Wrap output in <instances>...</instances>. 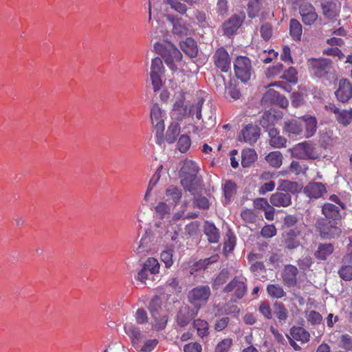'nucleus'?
I'll list each match as a JSON object with an SVG mask.
<instances>
[{
  "label": "nucleus",
  "mask_w": 352,
  "mask_h": 352,
  "mask_svg": "<svg viewBox=\"0 0 352 352\" xmlns=\"http://www.w3.org/2000/svg\"><path fill=\"white\" fill-rule=\"evenodd\" d=\"M340 277L346 281L352 280V264L344 263L342 259L340 267L338 272Z\"/></svg>",
  "instance_id": "38"
},
{
  "label": "nucleus",
  "mask_w": 352,
  "mask_h": 352,
  "mask_svg": "<svg viewBox=\"0 0 352 352\" xmlns=\"http://www.w3.org/2000/svg\"><path fill=\"white\" fill-rule=\"evenodd\" d=\"M154 49L173 72L178 70L182 65V54L173 43H157L154 45Z\"/></svg>",
  "instance_id": "2"
},
{
  "label": "nucleus",
  "mask_w": 352,
  "mask_h": 352,
  "mask_svg": "<svg viewBox=\"0 0 352 352\" xmlns=\"http://www.w3.org/2000/svg\"><path fill=\"white\" fill-rule=\"evenodd\" d=\"M275 120L276 117L274 115L265 111L259 119V124L269 132L270 129L274 128Z\"/></svg>",
  "instance_id": "37"
},
{
  "label": "nucleus",
  "mask_w": 352,
  "mask_h": 352,
  "mask_svg": "<svg viewBox=\"0 0 352 352\" xmlns=\"http://www.w3.org/2000/svg\"><path fill=\"white\" fill-rule=\"evenodd\" d=\"M246 290L247 288L245 283L237 278H234L223 289L224 292L232 293L236 299L243 298Z\"/></svg>",
  "instance_id": "18"
},
{
  "label": "nucleus",
  "mask_w": 352,
  "mask_h": 352,
  "mask_svg": "<svg viewBox=\"0 0 352 352\" xmlns=\"http://www.w3.org/2000/svg\"><path fill=\"white\" fill-rule=\"evenodd\" d=\"M261 35L265 41H268L272 35V28L270 23H265L261 27Z\"/></svg>",
  "instance_id": "61"
},
{
  "label": "nucleus",
  "mask_w": 352,
  "mask_h": 352,
  "mask_svg": "<svg viewBox=\"0 0 352 352\" xmlns=\"http://www.w3.org/2000/svg\"><path fill=\"white\" fill-rule=\"evenodd\" d=\"M325 109L335 115L336 120L343 126L349 124L352 119V109L340 110L334 104L328 103L324 106Z\"/></svg>",
  "instance_id": "13"
},
{
  "label": "nucleus",
  "mask_w": 352,
  "mask_h": 352,
  "mask_svg": "<svg viewBox=\"0 0 352 352\" xmlns=\"http://www.w3.org/2000/svg\"><path fill=\"white\" fill-rule=\"evenodd\" d=\"M326 192L327 190L324 185L320 182H311L305 188V192L309 197L319 198Z\"/></svg>",
  "instance_id": "26"
},
{
  "label": "nucleus",
  "mask_w": 352,
  "mask_h": 352,
  "mask_svg": "<svg viewBox=\"0 0 352 352\" xmlns=\"http://www.w3.org/2000/svg\"><path fill=\"white\" fill-rule=\"evenodd\" d=\"M204 232L208 236V240L209 242H218L220 237L219 232L213 223L209 221H206L204 226Z\"/></svg>",
  "instance_id": "31"
},
{
  "label": "nucleus",
  "mask_w": 352,
  "mask_h": 352,
  "mask_svg": "<svg viewBox=\"0 0 352 352\" xmlns=\"http://www.w3.org/2000/svg\"><path fill=\"white\" fill-rule=\"evenodd\" d=\"M211 295L210 288L208 285H199L190 290L187 295L188 301L195 311L205 306Z\"/></svg>",
  "instance_id": "4"
},
{
  "label": "nucleus",
  "mask_w": 352,
  "mask_h": 352,
  "mask_svg": "<svg viewBox=\"0 0 352 352\" xmlns=\"http://www.w3.org/2000/svg\"><path fill=\"white\" fill-rule=\"evenodd\" d=\"M340 346L346 351H352V337L347 333L342 334L340 338Z\"/></svg>",
  "instance_id": "55"
},
{
  "label": "nucleus",
  "mask_w": 352,
  "mask_h": 352,
  "mask_svg": "<svg viewBox=\"0 0 352 352\" xmlns=\"http://www.w3.org/2000/svg\"><path fill=\"white\" fill-rule=\"evenodd\" d=\"M279 96L280 94L278 91L274 89H269L263 96L261 101L263 104H274Z\"/></svg>",
  "instance_id": "47"
},
{
  "label": "nucleus",
  "mask_w": 352,
  "mask_h": 352,
  "mask_svg": "<svg viewBox=\"0 0 352 352\" xmlns=\"http://www.w3.org/2000/svg\"><path fill=\"white\" fill-rule=\"evenodd\" d=\"M234 70L238 79L243 82L248 81L252 72L250 59L246 56H238L234 62Z\"/></svg>",
  "instance_id": "6"
},
{
  "label": "nucleus",
  "mask_w": 352,
  "mask_h": 352,
  "mask_svg": "<svg viewBox=\"0 0 352 352\" xmlns=\"http://www.w3.org/2000/svg\"><path fill=\"white\" fill-rule=\"evenodd\" d=\"M274 314L280 323H285L288 318V311L280 302H275L273 305Z\"/></svg>",
  "instance_id": "39"
},
{
  "label": "nucleus",
  "mask_w": 352,
  "mask_h": 352,
  "mask_svg": "<svg viewBox=\"0 0 352 352\" xmlns=\"http://www.w3.org/2000/svg\"><path fill=\"white\" fill-rule=\"evenodd\" d=\"M241 217L246 223H255L258 216L253 210L245 208L241 210Z\"/></svg>",
  "instance_id": "45"
},
{
  "label": "nucleus",
  "mask_w": 352,
  "mask_h": 352,
  "mask_svg": "<svg viewBox=\"0 0 352 352\" xmlns=\"http://www.w3.org/2000/svg\"><path fill=\"white\" fill-rule=\"evenodd\" d=\"M282 78L285 79L290 82L296 83L297 82V78L295 68L292 67H289L284 72L283 75L282 76Z\"/></svg>",
  "instance_id": "58"
},
{
  "label": "nucleus",
  "mask_w": 352,
  "mask_h": 352,
  "mask_svg": "<svg viewBox=\"0 0 352 352\" xmlns=\"http://www.w3.org/2000/svg\"><path fill=\"white\" fill-rule=\"evenodd\" d=\"M124 328L125 333L130 337L133 346L136 349H139L144 338V335L140 329L131 323L126 324Z\"/></svg>",
  "instance_id": "21"
},
{
  "label": "nucleus",
  "mask_w": 352,
  "mask_h": 352,
  "mask_svg": "<svg viewBox=\"0 0 352 352\" xmlns=\"http://www.w3.org/2000/svg\"><path fill=\"white\" fill-rule=\"evenodd\" d=\"M282 154L279 151L270 153L265 157L267 162L273 167L278 168L282 164Z\"/></svg>",
  "instance_id": "43"
},
{
  "label": "nucleus",
  "mask_w": 352,
  "mask_h": 352,
  "mask_svg": "<svg viewBox=\"0 0 352 352\" xmlns=\"http://www.w3.org/2000/svg\"><path fill=\"white\" fill-rule=\"evenodd\" d=\"M303 122L305 124V131L303 136L308 138L312 137L316 132L317 120L315 117L311 116H304L302 117Z\"/></svg>",
  "instance_id": "29"
},
{
  "label": "nucleus",
  "mask_w": 352,
  "mask_h": 352,
  "mask_svg": "<svg viewBox=\"0 0 352 352\" xmlns=\"http://www.w3.org/2000/svg\"><path fill=\"white\" fill-rule=\"evenodd\" d=\"M157 215L160 218H164L170 212V207L165 202H160L155 207Z\"/></svg>",
  "instance_id": "52"
},
{
  "label": "nucleus",
  "mask_w": 352,
  "mask_h": 352,
  "mask_svg": "<svg viewBox=\"0 0 352 352\" xmlns=\"http://www.w3.org/2000/svg\"><path fill=\"white\" fill-rule=\"evenodd\" d=\"M199 168L192 160H186L183 162L179 171L181 184L184 188L195 195L201 185L200 179L197 177Z\"/></svg>",
  "instance_id": "1"
},
{
  "label": "nucleus",
  "mask_w": 352,
  "mask_h": 352,
  "mask_svg": "<svg viewBox=\"0 0 352 352\" xmlns=\"http://www.w3.org/2000/svg\"><path fill=\"white\" fill-rule=\"evenodd\" d=\"M256 158L257 155L254 149H244L241 153V164L245 168L249 167Z\"/></svg>",
  "instance_id": "36"
},
{
  "label": "nucleus",
  "mask_w": 352,
  "mask_h": 352,
  "mask_svg": "<svg viewBox=\"0 0 352 352\" xmlns=\"http://www.w3.org/2000/svg\"><path fill=\"white\" fill-rule=\"evenodd\" d=\"M260 136V129L253 124H248L238 137V140L250 144L255 143Z\"/></svg>",
  "instance_id": "16"
},
{
  "label": "nucleus",
  "mask_w": 352,
  "mask_h": 352,
  "mask_svg": "<svg viewBox=\"0 0 352 352\" xmlns=\"http://www.w3.org/2000/svg\"><path fill=\"white\" fill-rule=\"evenodd\" d=\"M229 276V272L228 270L223 269L219 274L217 277L214 280V286H219L225 283Z\"/></svg>",
  "instance_id": "59"
},
{
  "label": "nucleus",
  "mask_w": 352,
  "mask_h": 352,
  "mask_svg": "<svg viewBox=\"0 0 352 352\" xmlns=\"http://www.w3.org/2000/svg\"><path fill=\"white\" fill-rule=\"evenodd\" d=\"M180 47L184 52L191 58L197 55L198 50L196 42L191 38H187L185 41H181Z\"/></svg>",
  "instance_id": "30"
},
{
  "label": "nucleus",
  "mask_w": 352,
  "mask_h": 352,
  "mask_svg": "<svg viewBox=\"0 0 352 352\" xmlns=\"http://www.w3.org/2000/svg\"><path fill=\"white\" fill-rule=\"evenodd\" d=\"M311 72L317 77H324L332 69V62L329 58H311L308 60Z\"/></svg>",
  "instance_id": "11"
},
{
  "label": "nucleus",
  "mask_w": 352,
  "mask_h": 352,
  "mask_svg": "<svg viewBox=\"0 0 352 352\" xmlns=\"http://www.w3.org/2000/svg\"><path fill=\"white\" fill-rule=\"evenodd\" d=\"M164 3L168 4L173 10L181 14H184L188 9L186 5L181 3L179 0H164Z\"/></svg>",
  "instance_id": "48"
},
{
  "label": "nucleus",
  "mask_w": 352,
  "mask_h": 352,
  "mask_svg": "<svg viewBox=\"0 0 352 352\" xmlns=\"http://www.w3.org/2000/svg\"><path fill=\"white\" fill-rule=\"evenodd\" d=\"M267 292L274 298H281L286 296V292L281 285L278 284H270L267 286Z\"/></svg>",
  "instance_id": "42"
},
{
  "label": "nucleus",
  "mask_w": 352,
  "mask_h": 352,
  "mask_svg": "<svg viewBox=\"0 0 352 352\" xmlns=\"http://www.w3.org/2000/svg\"><path fill=\"white\" fill-rule=\"evenodd\" d=\"M258 311L266 319L270 320L272 318V311L269 302L265 301L261 302Z\"/></svg>",
  "instance_id": "53"
},
{
  "label": "nucleus",
  "mask_w": 352,
  "mask_h": 352,
  "mask_svg": "<svg viewBox=\"0 0 352 352\" xmlns=\"http://www.w3.org/2000/svg\"><path fill=\"white\" fill-rule=\"evenodd\" d=\"M243 19L238 15H232L223 23V30L224 34L230 36L233 35L241 26Z\"/></svg>",
  "instance_id": "24"
},
{
  "label": "nucleus",
  "mask_w": 352,
  "mask_h": 352,
  "mask_svg": "<svg viewBox=\"0 0 352 352\" xmlns=\"http://www.w3.org/2000/svg\"><path fill=\"white\" fill-rule=\"evenodd\" d=\"M173 23V33L179 36H188L190 34V26L185 23L182 19H175L173 16H168Z\"/></svg>",
  "instance_id": "25"
},
{
  "label": "nucleus",
  "mask_w": 352,
  "mask_h": 352,
  "mask_svg": "<svg viewBox=\"0 0 352 352\" xmlns=\"http://www.w3.org/2000/svg\"><path fill=\"white\" fill-rule=\"evenodd\" d=\"M283 131L289 135H302L304 124L300 120L291 119L284 122Z\"/></svg>",
  "instance_id": "22"
},
{
  "label": "nucleus",
  "mask_w": 352,
  "mask_h": 352,
  "mask_svg": "<svg viewBox=\"0 0 352 352\" xmlns=\"http://www.w3.org/2000/svg\"><path fill=\"white\" fill-rule=\"evenodd\" d=\"M173 250L172 249L166 250L160 254L161 261L165 264L167 268L170 267L173 264Z\"/></svg>",
  "instance_id": "51"
},
{
  "label": "nucleus",
  "mask_w": 352,
  "mask_h": 352,
  "mask_svg": "<svg viewBox=\"0 0 352 352\" xmlns=\"http://www.w3.org/2000/svg\"><path fill=\"white\" fill-rule=\"evenodd\" d=\"M194 115L198 120H201L206 126H212L215 124V107L212 102H205L200 98L194 104Z\"/></svg>",
  "instance_id": "3"
},
{
  "label": "nucleus",
  "mask_w": 352,
  "mask_h": 352,
  "mask_svg": "<svg viewBox=\"0 0 352 352\" xmlns=\"http://www.w3.org/2000/svg\"><path fill=\"white\" fill-rule=\"evenodd\" d=\"M276 234V229L273 225L264 226L261 231V234L265 238H271Z\"/></svg>",
  "instance_id": "62"
},
{
  "label": "nucleus",
  "mask_w": 352,
  "mask_h": 352,
  "mask_svg": "<svg viewBox=\"0 0 352 352\" xmlns=\"http://www.w3.org/2000/svg\"><path fill=\"white\" fill-rule=\"evenodd\" d=\"M166 195L169 199L177 204L180 200L182 193V191L175 186H169L166 190Z\"/></svg>",
  "instance_id": "46"
},
{
  "label": "nucleus",
  "mask_w": 352,
  "mask_h": 352,
  "mask_svg": "<svg viewBox=\"0 0 352 352\" xmlns=\"http://www.w3.org/2000/svg\"><path fill=\"white\" fill-rule=\"evenodd\" d=\"M293 157L302 160H316L319 157L317 148L310 142H304L296 144L292 149Z\"/></svg>",
  "instance_id": "9"
},
{
  "label": "nucleus",
  "mask_w": 352,
  "mask_h": 352,
  "mask_svg": "<svg viewBox=\"0 0 352 352\" xmlns=\"http://www.w3.org/2000/svg\"><path fill=\"white\" fill-rule=\"evenodd\" d=\"M157 344V341L155 339L148 340L142 346L140 344V348L138 350L142 352H151L156 346Z\"/></svg>",
  "instance_id": "63"
},
{
  "label": "nucleus",
  "mask_w": 352,
  "mask_h": 352,
  "mask_svg": "<svg viewBox=\"0 0 352 352\" xmlns=\"http://www.w3.org/2000/svg\"><path fill=\"white\" fill-rule=\"evenodd\" d=\"M334 251V246L329 243H320L314 252V256L320 261H325L332 254Z\"/></svg>",
  "instance_id": "27"
},
{
  "label": "nucleus",
  "mask_w": 352,
  "mask_h": 352,
  "mask_svg": "<svg viewBox=\"0 0 352 352\" xmlns=\"http://www.w3.org/2000/svg\"><path fill=\"white\" fill-rule=\"evenodd\" d=\"M191 141L189 136L186 135H182L180 136L177 143L178 149L180 152L185 153L188 150Z\"/></svg>",
  "instance_id": "54"
},
{
  "label": "nucleus",
  "mask_w": 352,
  "mask_h": 352,
  "mask_svg": "<svg viewBox=\"0 0 352 352\" xmlns=\"http://www.w3.org/2000/svg\"><path fill=\"white\" fill-rule=\"evenodd\" d=\"M321 8L322 14L327 19L331 20L333 23L338 22V24H340L337 19L340 12L339 4L333 1H325L321 4Z\"/></svg>",
  "instance_id": "19"
},
{
  "label": "nucleus",
  "mask_w": 352,
  "mask_h": 352,
  "mask_svg": "<svg viewBox=\"0 0 352 352\" xmlns=\"http://www.w3.org/2000/svg\"><path fill=\"white\" fill-rule=\"evenodd\" d=\"M316 227L319 230L321 237L324 239H334L338 237L342 232L340 227L336 221L319 219L316 223Z\"/></svg>",
  "instance_id": "10"
},
{
  "label": "nucleus",
  "mask_w": 352,
  "mask_h": 352,
  "mask_svg": "<svg viewBox=\"0 0 352 352\" xmlns=\"http://www.w3.org/2000/svg\"><path fill=\"white\" fill-rule=\"evenodd\" d=\"M335 94L339 101L346 102L352 97V85L350 82L346 79L340 80L339 87Z\"/></svg>",
  "instance_id": "20"
},
{
  "label": "nucleus",
  "mask_w": 352,
  "mask_h": 352,
  "mask_svg": "<svg viewBox=\"0 0 352 352\" xmlns=\"http://www.w3.org/2000/svg\"><path fill=\"white\" fill-rule=\"evenodd\" d=\"M289 31L292 38L295 41H300L302 36V25L300 22L294 19H291L289 23Z\"/></svg>",
  "instance_id": "40"
},
{
  "label": "nucleus",
  "mask_w": 352,
  "mask_h": 352,
  "mask_svg": "<svg viewBox=\"0 0 352 352\" xmlns=\"http://www.w3.org/2000/svg\"><path fill=\"white\" fill-rule=\"evenodd\" d=\"M213 58L216 67L221 72H227L230 69V58L228 53L223 47L217 49Z\"/></svg>",
  "instance_id": "17"
},
{
  "label": "nucleus",
  "mask_w": 352,
  "mask_h": 352,
  "mask_svg": "<svg viewBox=\"0 0 352 352\" xmlns=\"http://www.w3.org/2000/svg\"><path fill=\"white\" fill-rule=\"evenodd\" d=\"M149 310L155 320L156 324L155 327L158 329L164 328L166 324L167 320L165 316H161L160 315V312L162 310V307L161 300L159 297L155 296L151 300Z\"/></svg>",
  "instance_id": "14"
},
{
  "label": "nucleus",
  "mask_w": 352,
  "mask_h": 352,
  "mask_svg": "<svg viewBox=\"0 0 352 352\" xmlns=\"http://www.w3.org/2000/svg\"><path fill=\"white\" fill-rule=\"evenodd\" d=\"M296 183L285 181L282 184L284 192H276L270 198V203L276 207H287L292 204L291 195L286 190H292L296 188Z\"/></svg>",
  "instance_id": "5"
},
{
  "label": "nucleus",
  "mask_w": 352,
  "mask_h": 352,
  "mask_svg": "<svg viewBox=\"0 0 352 352\" xmlns=\"http://www.w3.org/2000/svg\"><path fill=\"white\" fill-rule=\"evenodd\" d=\"M308 322L312 324H320L322 320V317L320 313L316 311H310L307 316Z\"/></svg>",
  "instance_id": "60"
},
{
  "label": "nucleus",
  "mask_w": 352,
  "mask_h": 352,
  "mask_svg": "<svg viewBox=\"0 0 352 352\" xmlns=\"http://www.w3.org/2000/svg\"><path fill=\"white\" fill-rule=\"evenodd\" d=\"M164 67L161 58H155L151 61L150 77L154 91L160 89L162 82L161 75L164 73Z\"/></svg>",
  "instance_id": "12"
},
{
  "label": "nucleus",
  "mask_w": 352,
  "mask_h": 352,
  "mask_svg": "<svg viewBox=\"0 0 352 352\" xmlns=\"http://www.w3.org/2000/svg\"><path fill=\"white\" fill-rule=\"evenodd\" d=\"M270 144L276 148H281L285 146L286 139L279 135V131L276 128H272L268 132Z\"/></svg>",
  "instance_id": "33"
},
{
  "label": "nucleus",
  "mask_w": 352,
  "mask_h": 352,
  "mask_svg": "<svg viewBox=\"0 0 352 352\" xmlns=\"http://www.w3.org/2000/svg\"><path fill=\"white\" fill-rule=\"evenodd\" d=\"M193 326L197 329L199 337L204 338L208 334V324L206 321L201 319L195 320H194Z\"/></svg>",
  "instance_id": "44"
},
{
  "label": "nucleus",
  "mask_w": 352,
  "mask_h": 352,
  "mask_svg": "<svg viewBox=\"0 0 352 352\" xmlns=\"http://www.w3.org/2000/svg\"><path fill=\"white\" fill-rule=\"evenodd\" d=\"M299 13L302 23L311 25L318 19V15L314 6L310 3H303L299 6Z\"/></svg>",
  "instance_id": "15"
},
{
  "label": "nucleus",
  "mask_w": 352,
  "mask_h": 352,
  "mask_svg": "<svg viewBox=\"0 0 352 352\" xmlns=\"http://www.w3.org/2000/svg\"><path fill=\"white\" fill-rule=\"evenodd\" d=\"M223 192L225 199L228 202L236 193V184L231 180L226 181L223 186Z\"/></svg>",
  "instance_id": "49"
},
{
  "label": "nucleus",
  "mask_w": 352,
  "mask_h": 352,
  "mask_svg": "<svg viewBox=\"0 0 352 352\" xmlns=\"http://www.w3.org/2000/svg\"><path fill=\"white\" fill-rule=\"evenodd\" d=\"M290 335L293 339L306 343L309 341L310 334L301 327H293L290 329Z\"/></svg>",
  "instance_id": "32"
},
{
  "label": "nucleus",
  "mask_w": 352,
  "mask_h": 352,
  "mask_svg": "<svg viewBox=\"0 0 352 352\" xmlns=\"http://www.w3.org/2000/svg\"><path fill=\"white\" fill-rule=\"evenodd\" d=\"M232 344L230 338H226L221 340L216 346L214 352H228Z\"/></svg>",
  "instance_id": "57"
},
{
  "label": "nucleus",
  "mask_w": 352,
  "mask_h": 352,
  "mask_svg": "<svg viewBox=\"0 0 352 352\" xmlns=\"http://www.w3.org/2000/svg\"><path fill=\"white\" fill-rule=\"evenodd\" d=\"M143 265L151 274H157L160 271V263L154 258H148Z\"/></svg>",
  "instance_id": "50"
},
{
  "label": "nucleus",
  "mask_w": 352,
  "mask_h": 352,
  "mask_svg": "<svg viewBox=\"0 0 352 352\" xmlns=\"http://www.w3.org/2000/svg\"><path fill=\"white\" fill-rule=\"evenodd\" d=\"M197 313L195 310L189 311L186 307L181 309L177 315V324L182 327H186L189 324L191 319L197 316Z\"/></svg>",
  "instance_id": "28"
},
{
  "label": "nucleus",
  "mask_w": 352,
  "mask_h": 352,
  "mask_svg": "<svg viewBox=\"0 0 352 352\" xmlns=\"http://www.w3.org/2000/svg\"><path fill=\"white\" fill-rule=\"evenodd\" d=\"M190 116H194V104L190 106L185 104L184 97L181 95L173 104L171 118L173 120L182 121Z\"/></svg>",
  "instance_id": "7"
},
{
  "label": "nucleus",
  "mask_w": 352,
  "mask_h": 352,
  "mask_svg": "<svg viewBox=\"0 0 352 352\" xmlns=\"http://www.w3.org/2000/svg\"><path fill=\"white\" fill-rule=\"evenodd\" d=\"M298 268L292 265H287L282 272V278L284 284L288 287L296 286L297 283Z\"/></svg>",
  "instance_id": "23"
},
{
  "label": "nucleus",
  "mask_w": 352,
  "mask_h": 352,
  "mask_svg": "<svg viewBox=\"0 0 352 352\" xmlns=\"http://www.w3.org/2000/svg\"><path fill=\"white\" fill-rule=\"evenodd\" d=\"M340 208L333 204L327 203L322 206V212L326 218L336 220L341 217Z\"/></svg>",
  "instance_id": "34"
},
{
  "label": "nucleus",
  "mask_w": 352,
  "mask_h": 352,
  "mask_svg": "<svg viewBox=\"0 0 352 352\" xmlns=\"http://www.w3.org/2000/svg\"><path fill=\"white\" fill-rule=\"evenodd\" d=\"M151 236L150 232L146 231L145 234L142 236L138 243L137 248V253L140 254L144 252H148L151 249Z\"/></svg>",
  "instance_id": "41"
},
{
  "label": "nucleus",
  "mask_w": 352,
  "mask_h": 352,
  "mask_svg": "<svg viewBox=\"0 0 352 352\" xmlns=\"http://www.w3.org/2000/svg\"><path fill=\"white\" fill-rule=\"evenodd\" d=\"M151 122L156 130V136L157 143L161 144L162 141V135L164 130V119L166 113L157 104H154L151 109Z\"/></svg>",
  "instance_id": "8"
},
{
  "label": "nucleus",
  "mask_w": 352,
  "mask_h": 352,
  "mask_svg": "<svg viewBox=\"0 0 352 352\" xmlns=\"http://www.w3.org/2000/svg\"><path fill=\"white\" fill-rule=\"evenodd\" d=\"M193 205L201 210H207L210 207V204L208 199L203 196H198L195 197Z\"/></svg>",
  "instance_id": "56"
},
{
  "label": "nucleus",
  "mask_w": 352,
  "mask_h": 352,
  "mask_svg": "<svg viewBox=\"0 0 352 352\" xmlns=\"http://www.w3.org/2000/svg\"><path fill=\"white\" fill-rule=\"evenodd\" d=\"M228 239L224 243L223 250L225 252H230L233 250L235 244H236V239L235 236L230 234L227 235Z\"/></svg>",
  "instance_id": "64"
},
{
  "label": "nucleus",
  "mask_w": 352,
  "mask_h": 352,
  "mask_svg": "<svg viewBox=\"0 0 352 352\" xmlns=\"http://www.w3.org/2000/svg\"><path fill=\"white\" fill-rule=\"evenodd\" d=\"M180 133V125L178 122H173L168 126L165 140L169 144L173 143Z\"/></svg>",
  "instance_id": "35"
}]
</instances>
